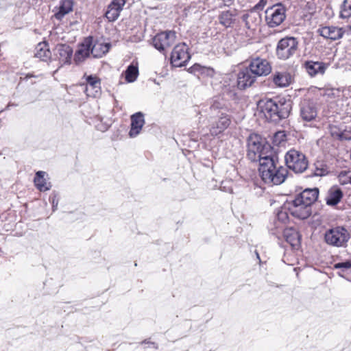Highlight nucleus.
<instances>
[{
	"label": "nucleus",
	"instance_id": "2f4dec72",
	"mask_svg": "<svg viewBox=\"0 0 351 351\" xmlns=\"http://www.w3.org/2000/svg\"><path fill=\"white\" fill-rule=\"evenodd\" d=\"M227 108L226 102L221 97L215 98L210 106V110L213 112L217 110H219L220 113L221 112H225Z\"/></svg>",
	"mask_w": 351,
	"mask_h": 351
},
{
	"label": "nucleus",
	"instance_id": "5701e85b",
	"mask_svg": "<svg viewBox=\"0 0 351 351\" xmlns=\"http://www.w3.org/2000/svg\"><path fill=\"white\" fill-rule=\"evenodd\" d=\"M327 66L321 62L308 61L305 63V69L311 76L324 74Z\"/></svg>",
	"mask_w": 351,
	"mask_h": 351
},
{
	"label": "nucleus",
	"instance_id": "ea45409f",
	"mask_svg": "<svg viewBox=\"0 0 351 351\" xmlns=\"http://www.w3.org/2000/svg\"><path fill=\"white\" fill-rule=\"evenodd\" d=\"M58 204V200L56 199V197H54L52 199V208L53 211H55L57 209Z\"/></svg>",
	"mask_w": 351,
	"mask_h": 351
},
{
	"label": "nucleus",
	"instance_id": "aec40b11",
	"mask_svg": "<svg viewBox=\"0 0 351 351\" xmlns=\"http://www.w3.org/2000/svg\"><path fill=\"white\" fill-rule=\"evenodd\" d=\"M230 124V117L226 112H221L219 120L213 125L210 129L211 134L217 136L227 129Z\"/></svg>",
	"mask_w": 351,
	"mask_h": 351
},
{
	"label": "nucleus",
	"instance_id": "f8f14e48",
	"mask_svg": "<svg viewBox=\"0 0 351 351\" xmlns=\"http://www.w3.org/2000/svg\"><path fill=\"white\" fill-rule=\"evenodd\" d=\"M317 116L316 105L313 101H304L301 104L300 117L304 121L309 122Z\"/></svg>",
	"mask_w": 351,
	"mask_h": 351
},
{
	"label": "nucleus",
	"instance_id": "c756f323",
	"mask_svg": "<svg viewBox=\"0 0 351 351\" xmlns=\"http://www.w3.org/2000/svg\"><path fill=\"white\" fill-rule=\"evenodd\" d=\"M46 173L45 171H39L36 173L34 178V184L37 189L40 191H46L50 189L51 184L47 182L45 178Z\"/></svg>",
	"mask_w": 351,
	"mask_h": 351
},
{
	"label": "nucleus",
	"instance_id": "7c9ffc66",
	"mask_svg": "<svg viewBox=\"0 0 351 351\" xmlns=\"http://www.w3.org/2000/svg\"><path fill=\"white\" fill-rule=\"evenodd\" d=\"M125 78L127 82H134L138 75V69L137 66L130 64L128 66L125 73Z\"/></svg>",
	"mask_w": 351,
	"mask_h": 351
},
{
	"label": "nucleus",
	"instance_id": "bb28decb",
	"mask_svg": "<svg viewBox=\"0 0 351 351\" xmlns=\"http://www.w3.org/2000/svg\"><path fill=\"white\" fill-rule=\"evenodd\" d=\"M109 43H104L101 42L93 43L91 46V54L94 58H101L105 55L110 49Z\"/></svg>",
	"mask_w": 351,
	"mask_h": 351
},
{
	"label": "nucleus",
	"instance_id": "0eeeda50",
	"mask_svg": "<svg viewBox=\"0 0 351 351\" xmlns=\"http://www.w3.org/2000/svg\"><path fill=\"white\" fill-rule=\"evenodd\" d=\"M285 16V9L280 4L269 7L265 11V21L270 27L280 25Z\"/></svg>",
	"mask_w": 351,
	"mask_h": 351
},
{
	"label": "nucleus",
	"instance_id": "412c9836",
	"mask_svg": "<svg viewBox=\"0 0 351 351\" xmlns=\"http://www.w3.org/2000/svg\"><path fill=\"white\" fill-rule=\"evenodd\" d=\"M320 35L326 38L335 40L341 38L344 33L342 28L337 27H324L319 29Z\"/></svg>",
	"mask_w": 351,
	"mask_h": 351
},
{
	"label": "nucleus",
	"instance_id": "f704fd0d",
	"mask_svg": "<svg viewBox=\"0 0 351 351\" xmlns=\"http://www.w3.org/2000/svg\"><path fill=\"white\" fill-rule=\"evenodd\" d=\"M338 178L341 184H351V171H341Z\"/></svg>",
	"mask_w": 351,
	"mask_h": 351
},
{
	"label": "nucleus",
	"instance_id": "9d476101",
	"mask_svg": "<svg viewBox=\"0 0 351 351\" xmlns=\"http://www.w3.org/2000/svg\"><path fill=\"white\" fill-rule=\"evenodd\" d=\"M249 69L256 77L267 75L271 71L269 62L266 59L261 58H253L249 65Z\"/></svg>",
	"mask_w": 351,
	"mask_h": 351
},
{
	"label": "nucleus",
	"instance_id": "9b49d317",
	"mask_svg": "<svg viewBox=\"0 0 351 351\" xmlns=\"http://www.w3.org/2000/svg\"><path fill=\"white\" fill-rule=\"evenodd\" d=\"M289 209L293 216L299 219H306L311 214V207L303 202H297V197L292 202Z\"/></svg>",
	"mask_w": 351,
	"mask_h": 351
},
{
	"label": "nucleus",
	"instance_id": "473e14b6",
	"mask_svg": "<svg viewBox=\"0 0 351 351\" xmlns=\"http://www.w3.org/2000/svg\"><path fill=\"white\" fill-rule=\"evenodd\" d=\"M340 16L343 19L351 16V0H344L341 7Z\"/></svg>",
	"mask_w": 351,
	"mask_h": 351
},
{
	"label": "nucleus",
	"instance_id": "b1692460",
	"mask_svg": "<svg viewBox=\"0 0 351 351\" xmlns=\"http://www.w3.org/2000/svg\"><path fill=\"white\" fill-rule=\"evenodd\" d=\"M236 16V10H228L222 12L219 16V23L225 27H230L234 23Z\"/></svg>",
	"mask_w": 351,
	"mask_h": 351
},
{
	"label": "nucleus",
	"instance_id": "58836bf2",
	"mask_svg": "<svg viewBox=\"0 0 351 351\" xmlns=\"http://www.w3.org/2000/svg\"><path fill=\"white\" fill-rule=\"evenodd\" d=\"M285 137V134L284 132L280 131L276 133L275 138H279L280 140L283 141Z\"/></svg>",
	"mask_w": 351,
	"mask_h": 351
},
{
	"label": "nucleus",
	"instance_id": "6e6552de",
	"mask_svg": "<svg viewBox=\"0 0 351 351\" xmlns=\"http://www.w3.org/2000/svg\"><path fill=\"white\" fill-rule=\"evenodd\" d=\"M190 58L187 46L184 43H181L173 48L171 56V63L173 66L181 67L185 65Z\"/></svg>",
	"mask_w": 351,
	"mask_h": 351
},
{
	"label": "nucleus",
	"instance_id": "c9c22d12",
	"mask_svg": "<svg viewBox=\"0 0 351 351\" xmlns=\"http://www.w3.org/2000/svg\"><path fill=\"white\" fill-rule=\"evenodd\" d=\"M335 268L341 269L343 271L350 269H351V262L346 261V262L336 263L335 265Z\"/></svg>",
	"mask_w": 351,
	"mask_h": 351
},
{
	"label": "nucleus",
	"instance_id": "a19ab883",
	"mask_svg": "<svg viewBox=\"0 0 351 351\" xmlns=\"http://www.w3.org/2000/svg\"><path fill=\"white\" fill-rule=\"evenodd\" d=\"M266 3L265 0H261L260 2L256 5V8H260L261 6H264Z\"/></svg>",
	"mask_w": 351,
	"mask_h": 351
},
{
	"label": "nucleus",
	"instance_id": "f257e3e1",
	"mask_svg": "<svg viewBox=\"0 0 351 351\" xmlns=\"http://www.w3.org/2000/svg\"><path fill=\"white\" fill-rule=\"evenodd\" d=\"M258 171L262 180L268 184L278 185L284 182L288 170L280 165L277 156H264L259 162Z\"/></svg>",
	"mask_w": 351,
	"mask_h": 351
},
{
	"label": "nucleus",
	"instance_id": "ddd939ff",
	"mask_svg": "<svg viewBox=\"0 0 351 351\" xmlns=\"http://www.w3.org/2000/svg\"><path fill=\"white\" fill-rule=\"evenodd\" d=\"M93 44V38H86L84 41L79 45L77 50L74 60L76 63H80L84 60L91 53V46Z\"/></svg>",
	"mask_w": 351,
	"mask_h": 351
},
{
	"label": "nucleus",
	"instance_id": "4be33fe9",
	"mask_svg": "<svg viewBox=\"0 0 351 351\" xmlns=\"http://www.w3.org/2000/svg\"><path fill=\"white\" fill-rule=\"evenodd\" d=\"M284 237L287 243L291 246L296 249L300 246V236L299 232L294 228H289L284 230Z\"/></svg>",
	"mask_w": 351,
	"mask_h": 351
},
{
	"label": "nucleus",
	"instance_id": "e433bc0d",
	"mask_svg": "<svg viewBox=\"0 0 351 351\" xmlns=\"http://www.w3.org/2000/svg\"><path fill=\"white\" fill-rule=\"evenodd\" d=\"M328 173V169L326 167L319 168L317 165L316 166V169L315 171V174L318 176H322Z\"/></svg>",
	"mask_w": 351,
	"mask_h": 351
},
{
	"label": "nucleus",
	"instance_id": "c03bdc74",
	"mask_svg": "<svg viewBox=\"0 0 351 351\" xmlns=\"http://www.w3.org/2000/svg\"><path fill=\"white\" fill-rule=\"evenodd\" d=\"M256 256L257 257V258L260 261V256H259V254L258 252L256 253Z\"/></svg>",
	"mask_w": 351,
	"mask_h": 351
},
{
	"label": "nucleus",
	"instance_id": "72a5a7b5",
	"mask_svg": "<svg viewBox=\"0 0 351 351\" xmlns=\"http://www.w3.org/2000/svg\"><path fill=\"white\" fill-rule=\"evenodd\" d=\"M256 14L253 12H250L247 13H245L241 16V19L243 22H245V26L247 28H251L252 26V23L256 19Z\"/></svg>",
	"mask_w": 351,
	"mask_h": 351
},
{
	"label": "nucleus",
	"instance_id": "423d86ee",
	"mask_svg": "<svg viewBox=\"0 0 351 351\" xmlns=\"http://www.w3.org/2000/svg\"><path fill=\"white\" fill-rule=\"evenodd\" d=\"M298 48V41L295 38L285 37L278 41L276 55L279 59L287 60L296 53Z\"/></svg>",
	"mask_w": 351,
	"mask_h": 351
},
{
	"label": "nucleus",
	"instance_id": "f3484780",
	"mask_svg": "<svg viewBox=\"0 0 351 351\" xmlns=\"http://www.w3.org/2000/svg\"><path fill=\"white\" fill-rule=\"evenodd\" d=\"M145 124L144 115L138 112L131 116V128L129 132L130 137L134 138L138 135Z\"/></svg>",
	"mask_w": 351,
	"mask_h": 351
},
{
	"label": "nucleus",
	"instance_id": "1a4fd4ad",
	"mask_svg": "<svg viewBox=\"0 0 351 351\" xmlns=\"http://www.w3.org/2000/svg\"><path fill=\"white\" fill-rule=\"evenodd\" d=\"M176 33L172 31L164 32L156 34L153 38V45L160 51L170 47L176 41Z\"/></svg>",
	"mask_w": 351,
	"mask_h": 351
},
{
	"label": "nucleus",
	"instance_id": "7ed1b4c3",
	"mask_svg": "<svg viewBox=\"0 0 351 351\" xmlns=\"http://www.w3.org/2000/svg\"><path fill=\"white\" fill-rule=\"evenodd\" d=\"M247 147V156L253 162H261L264 156H269L274 154L270 145L257 134H252L248 136Z\"/></svg>",
	"mask_w": 351,
	"mask_h": 351
},
{
	"label": "nucleus",
	"instance_id": "4c0bfd02",
	"mask_svg": "<svg viewBox=\"0 0 351 351\" xmlns=\"http://www.w3.org/2000/svg\"><path fill=\"white\" fill-rule=\"evenodd\" d=\"M278 218L279 220H281L282 221H284L287 217V213L285 212H283V211H280L278 213Z\"/></svg>",
	"mask_w": 351,
	"mask_h": 351
},
{
	"label": "nucleus",
	"instance_id": "f03ea898",
	"mask_svg": "<svg viewBox=\"0 0 351 351\" xmlns=\"http://www.w3.org/2000/svg\"><path fill=\"white\" fill-rule=\"evenodd\" d=\"M258 108L265 117L273 122H278L289 117L291 110V104L285 99H262L258 104Z\"/></svg>",
	"mask_w": 351,
	"mask_h": 351
},
{
	"label": "nucleus",
	"instance_id": "6ab92c4d",
	"mask_svg": "<svg viewBox=\"0 0 351 351\" xmlns=\"http://www.w3.org/2000/svg\"><path fill=\"white\" fill-rule=\"evenodd\" d=\"M125 4V0H113L108 7L106 16L110 21H114L119 16L123 7Z\"/></svg>",
	"mask_w": 351,
	"mask_h": 351
},
{
	"label": "nucleus",
	"instance_id": "2eb2a0df",
	"mask_svg": "<svg viewBox=\"0 0 351 351\" xmlns=\"http://www.w3.org/2000/svg\"><path fill=\"white\" fill-rule=\"evenodd\" d=\"M256 77L249 69L241 70L237 76V86L240 89H245L252 86L255 82Z\"/></svg>",
	"mask_w": 351,
	"mask_h": 351
},
{
	"label": "nucleus",
	"instance_id": "39448f33",
	"mask_svg": "<svg viewBox=\"0 0 351 351\" xmlns=\"http://www.w3.org/2000/svg\"><path fill=\"white\" fill-rule=\"evenodd\" d=\"M350 238V232L343 227H336L327 230L324 239L327 244L335 247H345Z\"/></svg>",
	"mask_w": 351,
	"mask_h": 351
},
{
	"label": "nucleus",
	"instance_id": "37998d69",
	"mask_svg": "<svg viewBox=\"0 0 351 351\" xmlns=\"http://www.w3.org/2000/svg\"><path fill=\"white\" fill-rule=\"evenodd\" d=\"M224 5H230L233 1L234 0H222Z\"/></svg>",
	"mask_w": 351,
	"mask_h": 351
},
{
	"label": "nucleus",
	"instance_id": "393cba45",
	"mask_svg": "<svg viewBox=\"0 0 351 351\" xmlns=\"http://www.w3.org/2000/svg\"><path fill=\"white\" fill-rule=\"evenodd\" d=\"M343 193L340 189L332 187L328 192L326 197V202L328 205L335 206L337 204L342 198Z\"/></svg>",
	"mask_w": 351,
	"mask_h": 351
},
{
	"label": "nucleus",
	"instance_id": "a878e982",
	"mask_svg": "<svg viewBox=\"0 0 351 351\" xmlns=\"http://www.w3.org/2000/svg\"><path fill=\"white\" fill-rule=\"evenodd\" d=\"M273 82L279 87H286L291 84V76L287 72H276L273 75Z\"/></svg>",
	"mask_w": 351,
	"mask_h": 351
},
{
	"label": "nucleus",
	"instance_id": "a211bd4d",
	"mask_svg": "<svg viewBox=\"0 0 351 351\" xmlns=\"http://www.w3.org/2000/svg\"><path fill=\"white\" fill-rule=\"evenodd\" d=\"M55 51L61 66L71 62L73 50L70 46L65 44H59L56 46Z\"/></svg>",
	"mask_w": 351,
	"mask_h": 351
},
{
	"label": "nucleus",
	"instance_id": "c85d7f7f",
	"mask_svg": "<svg viewBox=\"0 0 351 351\" xmlns=\"http://www.w3.org/2000/svg\"><path fill=\"white\" fill-rule=\"evenodd\" d=\"M73 0H61L58 12L54 15L56 19L61 20L66 14L73 10Z\"/></svg>",
	"mask_w": 351,
	"mask_h": 351
},
{
	"label": "nucleus",
	"instance_id": "cd10ccee",
	"mask_svg": "<svg viewBox=\"0 0 351 351\" xmlns=\"http://www.w3.org/2000/svg\"><path fill=\"white\" fill-rule=\"evenodd\" d=\"M35 57L45 62L51 59V53L46 43H40L36 46Z\"/></svg>",
	"mask_w": 351,
	"mask_h": 351
},
{
	"label": "nucleus",
	"instance_id": "dca6fc26",
	"mask_svg": "<svg viewBox=\"0 0 351 351\" xmlns=\"http://www.w3.org/2000/svg\"><path fill=\"white\" fill-rule=\"evenodd\" d=\"M319 195V190L317 188L306 189L298 195L297 202H303L310 207L317 199Z\"/></svg>",
	"mask_w": 351,
	"mask_h": 351
},
{
	"label": "nucleus",
	"instance_id": "20e7f679",
	"mask_svg": "<svg viewBox=\"0 0 351 351\" xmlns=\"http://www.w3.org/2000/svg\"><path fill=\"white\" fill-rule=\"evenodd\" d=\"M285 158L287 167L296 173H303L308 167V160L305 155L296 149L287 152Z\"/></svg>",
	"mask_w": 351,
	"mask_h": 351
},
{
	"label": "nucleus",
	"instance_id": "4468645a",
	"mask_svg": "<svg viewBox=\"0 0 351 351\" xmlns=\"http://www.w3.org/2000/svg\"><path fill=\"white\" fill-rule=\"evenodd\" d=\"M86 77V87L85 92L88 97H96L101 91V81L96 75H88Z\"/></svg>",
	"mask_w": 351,
	"mask_h": 351
},
{
	"label": "nucleus",
	"instance_id": "79ce46f5",
	"mask_svg": "<svg viewBox=\"0 0 351 351\" xmlns=\"http://www.w3.org/2000/svg\"><path fill=\"white\" fill-rule=\"evenodd\" d=\"M339 138L341 139H350L351 138V136H345L343 134H340L339 135Z\"/></svg>",
	"mask_w": 351,
	"mask_h": 351
}]
</instances>
